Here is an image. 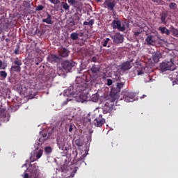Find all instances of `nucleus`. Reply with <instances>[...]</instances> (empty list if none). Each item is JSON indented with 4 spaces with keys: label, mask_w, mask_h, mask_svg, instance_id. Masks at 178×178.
I'll return each instance as SVG.
<instances>
[{
    "label": "nucleus",
    "mask_w": 178,
    "mask_h": 178,
    "mask_svg": "<svg viewBox=\"0 0 178 178\" xmlns=\"http://www.w3.org/2000/svg\"><path fill=\"white\" fill-rule=\"evenodd\" d=\"M87 87H91V82H84V79L81 77H76L75 80V84L72 87H70L67 90H65L66 92H70V91H76L79 92L83 88H86Z\"/></svg>",
    "instance_id": "f257e3e1"
},
{
    "label": "nucleus",
    "mask_w": 178,
    "mask_h": 178,
    "mask_svg": "<svg viewBox=\"0 0 178 178\" xmlns=\"http://www.w3.org/2000/svg\"><path fill=\"white\" fill-rule=\"evenodd\" d=\"M90 91H91V86H88L87 88H82L79 92H77V90H70L69 94L70 95H79L81 102H84V101L88 99Z\"/></svg>",
    "instance_id": "f03ea898"
},
{
    "label": "nucleus",
    "mask_w": 178,
    "mask_h": 178,
    "mask_svg": "<svg viewBox=\"0 0 178 178\" xmlns=\"http://www.w3.org/2000/svg\"><path fill=\"white\" fill-rule=\"evenodd\" d=\"M76 65V62L73 60H64L61 63L64 73H70V72H72V69H73Z\"/></svg>",
    "instance_id": "7ed1b4c3"
},
{
    "label": "nucleus",
    "mask_w": 178,
    "mask_h": 178,
    "mask_svg": "<svg viewBox=\"0 0 178 178\" xmlns=\"http://www.w3.org/2000/svg\"><path fill=\"white\" fill-rule=\"evenodd\" d=\"M14 65L11 66L10 69V72L12 73H20L22 72V65H23V61H22V58H15L14 60Z\"/></svg>",
    "instance_id": "20e7f679"
},
{
    "label": "nucleus",
    "mask_w": 178,
    "mask_h": 178,
    "mask_svg": "<svg viewBox=\"0 0 178 178\" xmlns=\"http://www.w3.org/2000/svg\"><path fill=\"white\" fill-rule=\"evenodd\" d=\"M175 68L176 66L175 65V63H173V61H172V60H170V61H164L160 65V69L161 72L175 70Z\"/></svg>",
    "instance_id": "39448f33"
},
{
    "label": "nucleus",
    "mask_w": 178,
    "mask_h": 178,
    "mask_svg": "<svg viewBox=\"0 0 178 178\" xmlns=\"http://www.w3.org/2000/svg\"><path fill=\"white\" fill-rule=\"evenodd\" d=\"M111 27L113 30H116L117 29L119 31H124V30H126L124 24L122 25V22H120V20H113L111 23Z\"/></svg>",
    "instance_id": "423d86ee"
},
{
    "label": "nucleus",
    "mask_w": 178,
    "mask_h": 178,
    "mask_svg": "<svg viewBox=\"0 0 178 178\" xmlns=\"http://www.w3.org/2000/svg\"><path fill=\"white\" fill-rule=\"evenodd\" d=\"M113 106H115L113 101L107 102L103 108V113L104 115L106 113H111V112L113 111Z\"/></svg>",
    "instance_id": "0eeeda50"
},
{
    "label": "nucleus",
    "mask_w": 178,
    "mask_h": 178,
    "mask_svg": "<svg viewBox=\"0 0 178 178\" xmlns=\"http://www.w3.org/2000/svg\"><path fill=\"white\" fill-rule=\"evenodd\" d=\"M123 87H124V82H118L116 86L111 89L112 95H118Z\"/></svg>",
    "instance_id": "6e6552de"
},
{
    "label": "nucleus",
    "mask_w": 178,
    "mask_h": 178,
    "mask_svg": "<svg viewBox=\"0 0 178 178\" xmlns=\"http://www.w3.org/2000/svg\"><path fill=\"white\" fill-rule=\"evenodd\" d=\"M122 96L125 102H133L134 98V94L129 92V91L122 92Z\"/></svg>",
    "instance_id": "1a4fd4ad"
},
{
    "label": "nucleus",
    "mask_w": 178,
    "mask_h": 178,
    "mask_svg": "<svg viewBox=\"0 0 178 178\" xmlns=\"http://www.w3.org/2000/svg\"><path fill=\"white\" fill-rule=\"evenodd\" d=\"M111 38L115 44H122L123 42V35L120 33H116L114 35L111 36Z\"/></svg>",
    "instance_id": "9d476101"
},
{
    "label": "nucleus",
    "mask_w": 178,
    "mask_h": 178,
    "mask_svg": "<svg viewBox=\"0 0 178 178\" xmlns=\"http://www.w3.org/2000/svg\"><path fill=\"white\" fill-rule=\"evenodd\" d=\"M104 8H106L108 10L113 11L115 10V6H116V3L115 1H109V0H106L103 3Z\"/></svg>",
    "instance_id": "9b49d317"
},
{
    "label": "nucleus",
    "mask_w": 178,
    "mask_h": 178,
    "mask_svg": "<svg viewBox=\"0 0 178 178\" xmlns=\"http://www.w3.org/2000/svg\"><path fill=\"white\" fill-rule=\"evenodd\" d=\"M9 29V21L5 18L0 19V30H8Z\"/></svg>",
    "instance_id": "f8f14e48"
},
{
    "label": "nucleus",
    "mask_w": 178,
    "mask_h": 178,
    "mask_svg": "<svg viewBox=\"0 0 178 178\" xmlns=\"http://www.w3.org/2000/svg\"><path fill=\"white\" fill-rule=\"evenodd\" d=\"M120 69L122 72H127L129 69H131V63L130 61H126L120 65Z\"/></svg>",
    "instance_id": "ddd939ff"
},
{
    "label": "nucleus",
    "mask_w": 178,
    "mask_h": 178,
    "mask_svg": "<svg viewBox=\"0 0 178 178\" xmlns=\"http://www.w3.org/2000/svg\"><path fill=\"white\" fill-rule=\"evenodd\" d=\"M47 60L50 63H58V62L60 60V58H59V56H56V54H50L47 57Z\"/></svg>",
    "instance_id": "4468645a"
},
{
    "label": "nucleus",
    "mask_w": 178,
    "mask_h": 178,
    "mask_svg": "<svg viewBox=\"0 0 178 178\" xmlns=\"http://www.w3.org/2000/svg\"><path fill=\"white\" fill-rule=\"evenodd\" d=\"M105 124V119L102 118V115H99L95 120V124L97 127H102V125Z\"/></svg>",
    "instance_id": "2eb2a0df"
},
{
    "label": "nucleus",
    "mask_w": 178,
    "mask_h": 178,
    "mask_svg": "<svg viewBox=\"0 0 178 178\" xmlns=\"http://www.w3.org/2000/svg\"><path fill=\"white\" fill-rule=\"evenodd\" d=\"M58 52L60 54V56L62 58H67V56H69L70 51L65 47H60L58 49Z\"/></svg>",
    "instance_id": "dca6fc26"
},
{
    "label": "nucleus",
    "mask_w": 178,
    "mask_h": 178,
    "mask_svg": "<svg viewBox=\"0 0 178 178\" xmlns=\"http://www.w3.org/2000/svg\"><path fill=\"white\" fill-rule=\"evenodd\" d=\"M49 138V136L48 135V133H43L42 134V136L40 137L38 143V145H42V143H44L46 140H48Z\"/></svg>",
    "instance_id": "f3484780"
},
{
    "label": "nucleus",
    "mask_w": 178,
    "mask_h": 178,
    "mask_svg": "<svg viewBox=\"0 0 178 178\" xmlns=\"http://www.w3.org/2000/svg\"><path fill=\"white\" fill-rule=\"evenodd\" d=\"M162 58V54L161 52L156 51L153 53L152 59L155 63H158L159 62V59Z\"/></svg>",
    "instance_id": "a211bd4d"
},
{
    "label": "nucleus",
    "mask_w": 178,
    "mask_h": 178,
    "mask_svg": "<svg viewBox=\"0 0 178 178\" xmlns=\"http://www.w3.org/2000/svg\"><path fill=\"white\" fill-rule=\"evenodd\" d=\"M145 41L147 45H155V37L153 35H148L146 38Z\"/></svg>",
    "instance_id": "6ab92c4d"
},
{
    "label": "nucleus",
    "mask_w": 178,
    "mask_h": 178,
    "mask_svg": "<svg viewBox=\"0 0 178 178\" xmlns=\"http://www.w3.org/2000/svg\"><path fill=\"white\" fill-rule=\"evenodd\" d=\"M90 72L92 73L95 77H97V76H98V73L99 72V67H97L95 65H93L90 68Z\"/></svg>",
    "instance_id": "aec40b11"
},
{
    "label": "nucleus",
    "mask_w": 178,
    "mask_h": 178,
    "mask_svg": "<svg viewBox=\"0 0 178 178\" xmlns=\"http://www.w3.org/2000/svg\"><path fill=\"white\" fill-rule=\"evenodd\" d=\"M159 31H160L161 34H165L166 35H169V34H170V31L165 26L159 27Z\"/></svg>",
    "instance_id": "412c9836"
},
{
    "label": "nucleus",
    "mask_w": 178,
    "mask_h": 178,
    "mask_svg": "<svg viewBox=\"0 0 178 178\" xmlns=\"http://www.w3.org/2000/svg\"><path fill=\"white\" fill-rule=\"evenodd\" d=\"M52 16L51 14H47V17L42 19V23H47V24H52Z\"/></svg>",
    "instance_id": "4be33fe9"
},
{
    "label": "nucleus",
    "mask_w": 178,
    "mask_h": 178,
    "mask_svg": "<svg viewBox=\"0 0 178 178\" xmlns=\"http://www.w3.org/2000/svg\"><path fill=\"white\" fill-rule=\"evenodd\" d=\"M24 178H40L39 174L37 172H32L30 176H29L28 173H25Z\"/></svg>",
    "instance_id": "5701e85b"
},
{
    "label": "nucleus",
    "mask_w": 178,
    "mask_h": 178,
    "mask_svg": "<svg viewBox=\"0 0 178 178\" xmlns=\"http://www.w3.org/2000/svg\"><path fill=\"white\" fill-rule=\"evenodd\" d=\"M161 21L163 24H166L168 22L166 21V17H168V13H162L161 15Z\"/></svg>",
    "instance_id": "b1692460"
},
{
    "label": "nucleus",
    "mask_w": 178,
    "mask_h": 178,
    "mask_svg": "<svg viewBox=\"0 0 178 178\" xmlns=\"http://www.w3.org/2000/svg\"><path fill=\"white\" fill-rule=\"evenodd\" d=\"M57 144H58V147L60 148V149L61 148H63L65 147V140L62 139L60 138H57Z\"/></svg>",
    "instance_id": "393cba45"
},
{
    "label": "nucleus",
    "mask_w": 178,
    "mask_h": 178,
    "mask_svg": "<svg viewBox=\"0 0 178 178\" xmlns=\"http://www.w3.org/2000/svg\"><path fill=\"white\" fill-rule=\"evenodd\" d=\"M6 118V108L0 106V118Z\"/></svg>",
    "instance_id": "a878e982"
},
{
    "label": "nucleus",
    "mask_w": 178,
    "mask_h": 178,
    "mask_svg": "<svg viewBox=\"0 0 178 178\" xmlns=\"http://www.w3.org/2000/svg\"><path fill=\"white\" fill-rule=\"evenodd\" d=\"M70 38L73 40V41H76L77 40H79V33H72L70 35Z\"/></svg>",
    "instance_id": "bb28decb"
},
{
    "label": "nucleus",
    "mask_w": 178,
    "mask_h": 178,
    "mask_svg": "<svg viewBox=\"0 0 178 178\" xmlns=\"http://www.w3.org/2000/svg\"><path fill=\"white\" fill-rule=\"evenodd\" d=\"M109 41H111L110 38H106L104 39L103 42H102V45H103V47H107V48H109V45H108V43L109 42Z\"/></svg>",
    "instance_id": "cd10ccee"
},
{
    "label": "nucleus",
    "mask_w": 178,
    "mask_h": 178,
    "mask_svg": "<svg viewBox=\"0 0 178 178\" xmlns=\"http://www.w3.org/2000/svg\"><path fill=\"white\" fill-rule=\"evenodd\" d=\"M95 22V19H90L89 22H84L83 26H92Z\"/></svg>",
    "instance_id": "c85d7f7f"
},
{
    "label": "nucleus",
    "mask_w": 178,
    "mask_h": 178,
    "mask_svg": "<svg viewBox=\"0 0 178 178\" xmlns=\"http://www.w3.org/2000/svg\"><path fill=\"white\" fill-rule=\"evenodd\" d=\"M0 77H1V79H6V77H8V73H6V71H0Z\"/></svg>",
    "instance_id": "c756f323"
},
{
    "label": "nucleus",
    "mask_w": 178,
    "mask_h": 178,
    "mask_svg": "<svg viewBox=\"0 0 178 178\" xmlns=\"http://www.w3.org/2000/svg\"><path fill=\"white\" fill-rule=\"evenodd\" d=\"M62 6L63 8V9H65V10H69V9H70V6H69V4H67V3L65 2H62Z\"/></svg>",
    "instance_id": "7c9ffc66"
},
{
    "label": "nucleus",
    "mask_w": 178,
    "mask_h": 178,
    "mask_svg": "<svg viewBox=\"0 0 178 178\" xmlns=\"http://www.w3.org/2000/svg\"><path fill=\"white\" fill-rule=\"evenodd\" d=\"M44 152L47 154L49 155L51 152H52V148L49 146H47L44 148Z\"/></svg>",
    "instance_id": "2f4dec72"
},
{
    "label": "nucleus",
    "mask_w": 178,
    "mask_h": 178,
    "mask_svg": "<svg viewBox=\"0 0 178 178\" xmlns=\"http://www.w3.org/2000/svg\"><path fill=\"white\" fill-rule=\"evenodd\" d=\"M169 8L170 9L175 10L177 8V4H176V3H170L169 5Z\"/></svg>",
    "instance_id": "473e14b6"
},
{
    "label": "nucleus",
    "mask_w": 178,
    "mask_h": 178,
    "mask_svg": "<svg viewBox=\"0 0 178 178\" xmlns=\"http://www.w3.org/2000/svg\"><path fill=\"white\" fill-rule=\"evenodd\" d=\"M75 144L77 147H83V145H84L83 141H81L80 139L76 140Z\"/></svg>",
    "instance_id": "72a5a7b5"
},
{
    "label": "nucleus",
    "mask_w": 178,
    "mask_h": 178,
    "mask_svg": "<svg viewBox=\"0 0 178 178\" xmlns=\"http://www.w3.org/2000/svg\"><path fill=\"white\" fill-rule=\"evenodd\" d=\"M43 152H44V151L42 149L38 150V152L36 153V158L38 159H40V158H41V156H42Z\"/></svg>",
    "instance_id": "f704fd0d"
},
{
    "label": "nucleus",
    "mask_w": 178,
    "mask_h": 178,
    "mask_svg": "<svg viewBox=\"0 0 178 178\" xmlns=\"http://www.w3.org/2000/svg\"><path fill=\"white\" fill-rule=\"evenodd\" d=\"M172 35H174V37H177L178 38V29H172Z\"/></svg>",
    "instance_id": "c9c22d12"
},
{
    "label": "nucleus",
    "mask_w": 178,
    "mask_h": 178,
    "mask_svg": "<svg viewBox=\"0 0 178 178\" xmlns=\"http://www.w3.org/2000/svg\"><path fill=\"white\" fill-rule=\"evenodd\" d=\"M51 3L54 5H58V3H60V0H49Z\"/></svg>",
    "instance_id": "e433bc0d"
},
{
    "label": "nucleus",
    "mask_w": 178,
    "mask_h": 178,
    "mask_svg": "<svg viewBox=\"0 0 178 178\" xmlns=\"http://www.w3.org/2000/svg\"><path fill=\"white\" fill-rule=\"evenodd\" d=\"M3 63L2 62V60H0V70H5L6 69V65L3 66Z\"/></svg>",
    "instance_id": "4c0bfd02"
},
{
    "label": "nucleus",
    "mask_w": 178,
    "mask_h": 178,
    "mask_svg": "<svg viewBox=\"0 0 178 178\" xmlns=\"http://www.w3.org/2000/svg\"><path fill=\"white\" fill-rule=\"evenodd\" d=\"M152 2H156V3H160V5H163L165 3V1L162 0H152Z\"/></svg>",
    "instance_id": "58836bf2"
},
{
    "label": "nucleus",
    "mask_w": 178,
    "mask_h": 178,
    "mask_svg": "<svg viewBox=\"0 0 178 178\" xmlns=\"http://www.w3.org/2000/svg\"><path fill=\"white\" fill-rule=\"evenodd\" d=\"M68 3L71 4L72 6H73V5H76V3H77V1H76V0H67Z\"/></svg>",
    "instance_id": "ea45409f"
},
{
    "label": "nucleus",
    "mask_w": 178,
    "mask_h": 178,
    "mask_svg": "<svg viewBox=\"0 0 178 178\" xmlns=\"http://www.w3.org/2000/svg\"><path fill=\"white\" fill-rule=\"evenodd\" d=\"M44 9V6L40 5L36 7V10L40 11Z\"/></svg>",
    "instance_id": "a19ab883"
},
{
    "label": "nucleus",
    "mask_w": 178,
    "mask_h": 178,
    "mask_svg": "<svg viewBox=\"0 0 178 178\" xmlns=\"http://www.w3.org/2000/svg\"><path fill=\"white\" fill-rule=\"evenodd\" d=\"M113 84V81L112 79H107V86H112Z\"/></svg>",
    "instance_id": "79ce46f5"
},
{
    "label": "nucleus",
    "mask_w": 178,
    "mask_h": 178,
    "mask_svg": "<svg viewBox=\"0 0 178 178\" xmlns=\"http://www.w3.org/2000/svg\"><path fill=\"white\" fill-rule=\"evenodd\" d=\"M86 156H87V155L83 154L81 157L78 159V162H80V161H84V158H86Z\"/></svg>",
    "instance_id": "37998d69"
},
{
    "label": "nucleus",
    "mask_w": 178,
    "mask_h": 178,
    "mask_svg": "<svg viewBox=\"0 0 178 178\" xmlns=\"http://www.w3.org/2000/svg\"><path fill=\"white\" fill-rule=\"evenodd\" d=\"M92 99V101H94L95 102H97V101L99 99L98 96L97 95H93Z\"/></svg>",
    "instance_id": "c03bdc74"
},
{
    "label": "nucleus",
    "mask_w": 178,
    "mask_h": 178,
    "mask_svg": "<svg viewBox=\"0 0 178 178\" xmlns=\"http://www.w3.org/2000/svg\"><path fill=\"white\" fill-rule=\"evenodd\" d=\"M74 127V125H70V127H69L70 133H72L73 131Z\"/></svg>",
    "instance_id": "a18cd8bd"
},
{
    "label": "nucleus",
    "mask_w": 178,
    "mask_h": 178,
    "mask_svg": "<svg viewBox=\"0 0 178 178\" xmlns=\"http://www.w3.org/2000/svg\"><path fill=\"white\" fill-rule=\"evenodd\" d=\"M14 54H15V55H19V54H20L19 52V47H17V49H15V50L14 51Z\"/></svg>",
    "instance_id": "49530a36"
},
{
    "label": "nucleus",
    "mask_w": 178,
    "mask_h": 178,
    "mask_svg": "<svg viewBox=\"0 0 178 178\" xmlns=\"http://www.w3.org/2000/svg\"><path fill=\"white\" fill-rule=\"evenodd\" d=\"M144 72L142 70H138V75L140 76L141 74H143Z\"/></svg>",
    "instance_id": "de8ad7c7"
},
{
    "label": "nucleus",
    "mask_w": 178,
    "mask_h": 178,
    "mask_svg": "<svg viewBox=\"0 0 178 178\" xmlns=\"http://www.w3.org/2000/svg\"><path fill=\"white\" fill-rule=\"evenodd\" d=\"M92 62H97V57L94 56L92 58Z\"/></svg>",
    "instance_id": "09e8293b"
},
{
    "label": "nucleus",
    "mask_w": 178,
    "mask_h": 178,
    "mask_svg": "<svg viewBox=\"0 0 178 178\" xmlns=\"http://www.w3.org/2000/svg\"><path fill=\"white\" fill-rule=\"evenodd\" d=\"M5 41H6V42H10V39H9V38H6V39H5Z\"/></svg>",
    "instance_id": "8fccbe9b"
},
{
    "label": "nucleus",
    "mask_w": 178,
    "mask_h": 178,
    "mask_svg": "<svg viewBox=\"0 0 178 178\" xmlns=\"http://www.w3.org/2000/svg\"><path fill=\"white\" fill-rule=\"evenodd\" d=\"M135 35L137 37V35H140V32H135Z\"/></svg>",
    "instance_id": "3c124183"
},
{
    "label": "nucleus",
    "mask_w": 178,
    "mask_h": 178,
    "mask_svg": "<svg viewBox=\"0 0 178 178\" xmlns=\"http://www.w3.org/2000/svg\"><path fill=\"white\" fill-rule=\"evenodd\" d=\"M70 24H71V25H72V26H74V24H76L74 23V22H71Z\"/></svg>",
    "instance_id": "603ef678"
},
{
    "label": "nucleus",
    "mask_w": 178,
    "mask_h": 178,
    "mask_svg": "<svg viewBox=\"0 0 178 178\" xmlns=\"http://www.w3.org/2000/svg\"><path fill=\"white\" fill-rule=\"evenodd\" d=\"M88 141H91V136H88Z\"/></svg>",
    "instance_id": "864d4df0"
},
{
    "label": "nucleus",
    "mask_w": 178,
    "mask_h": 178,
    "mask_svg": "<svg viewBox=\"0 0 178 178\" xmlns=\"http://www.w3.org/2000/svg\"><path fill=\"white\" fill-rule=\"evenodd\" d=\"M171 0H167V2H170Z\"/></svg>",
    "instance_id": "5fc2aeb1"
},
{
    "label": "nucleus",
    "mask_w": 178,
    "mask_h": 178,
    "mask_svg": "<svg viewBox=\"0 0 178 178\" xmlns=\"http://www.w3.org/2000/svg\"><path fill=\"white\" fill-rule=\"evenodd\" d=\"M148 77H149V80H151V76H149Z\"/></svg>",
    "instance_id": "6e6d98bb"
},
{
    "label": "nucleus",
    "mask_w": 178,
    "mask_h": 178,
    "mask_svg": "<svg viewBox=\"0 0 178 178\" xmlns=\"http://www.w3.org/2000/svg\"><path fill=\"white\" fill-rule=\"evenodd\" d=\"M76 158H77V155H76V157L74 158V160H76Z\"/></svg>",
    "instance_id": "4d7b16f0"
},
{
    "label": "nucleus",
    "mask_w": 178,
    "mask_h": 178,
    "mask_svg": "<svg viewBox=\"0 0 178 178\" xmlns=\"http://www.w3.org/2000/svg\"><path fill=\"white\" fill-rule=\"evenodd\" d=\"M36 65H38V63H37Z\"/></svg>",
    "instance_id": "13d9d810"
},
{
    "label": "nucleus",
    "mask_w": 178,
    "mask_h": 178,
    "mask_svg": "<svg viewBox=\"0 0 178 178\" xmlns=\"http://www.w3.org/2000/svg\"><path fill=\"white\" fill-rule=\"evenodd\" d=\"M143 97H145V95H143Z\"/></svg>",
    "instance_id": "bf43d9fd"
}]
</instances>
